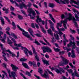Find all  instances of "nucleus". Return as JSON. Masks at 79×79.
<instances>
[{
	"instance_id": "4468645a",
	"label": "nucleus",
	"mask_w": 79,
	"mask_h": 79,
	"mask_svg": "<svg viewBox=\"0 0 79 79\" xmlns=\"http://www.w3.org/2000/svg\"><path fill=\"white\" fill-rule=\"evenodd\" d=\"M28 30L30 34V35H32V37H34V35L32 34L33 33H34V32H33V31H32V29H31V28H29Z\"/></svg>"
},
{
	"instance_id": "a878e982",
	"label": "nucleus",
	"mask_w": 79,
	"mask_h": 79,
	"mask_svg": "<svg viewBox=\"0 0 79 79\" xmlns=\"http://www.w3.org/2000/svg\"><path fill=\"white\" fill-rule=\"evenodd\" d=\"M11 35H12L14 39H18V37H17V36L15 34L13 33H11Z\"/></svg>"
},
{
	"instance_id": "680f3d73",
	"label": "nucleus",
	"mask_w": 79,
	"mask_h": 79,
	"mask_svg": "<svg viewBox=\"0 0 79 79\" xmlns=\"http://www.w3.org/2000/svg\"><path fill=\"white\" fill-rule=\"evenodd\" d=\"M42 32H44V34L46 33V31L44 30V28H43L42 29Z\"/></svg>"
},
{
	"instance_id": "6e6d98bb",
	"label": "nucleus",
	"mask_w": 79,
	"mask_h": 79,
	"mask_svg": "<svg viewBox=\"0 0 79 79\" xmlns=\"http://www.w3.org/2000/svg\"><path fill=\"white\" fill-rule=\"evenodd\" d=\"M68 71L69 72V73H73V70L71 69L68 70Z\"/></svg>"
},
{
	"instance_id": "79ce46f5",
	"label": "nucleus",
	"mask_w": 79,
	"mask_h": 79,
	"mask_svg": "<svg viewBox=\"0 0 79 79\" xmlns=\"http://www.w3.org/2000/svg\"><path fill=\"white\" fill-rule=\"evenodd\" d=\"M5 55H5V54L3 55L2 56L4 58V60L5 61H8V60H7V59H6V57L5 56Z\"/></svg>"
},
{
	"instance_id": "473e14b6",
	"label": "nucleus",
	"mask_w": 79,
	"mask_h": 79,
	"mask_svg": "<svg viewBox=\"0 0 79 79\" xmlns=\"http://www.w3.org/2000/svg\"><path fill=\"white\" fill-rule=\"evenodd\" d=\"M27 61V59H25L24 58H22L20 59V61Z\"/></svg>"
},
{
	"instance_id": "a18cd8bd",
	"label": "nucleus",
	"mask_w": 79,
	"mask_h": 79,
	"mask_svg": "<svg viewBox=\"0 0 79 79\" xmlns=\"http://www.w3.org/2000/svg\"><path fill=\"white\" fill-rule=\"evenodd\" d=\"M34 35H36L37 37H42V36L40 35V34L38 33L35 34Z\"/></svg>"
},
{
	"instance_id": "e2e57ef3",
	"label": "nucleus",
	"mask_w": 79,
	"mask_h": 79,
	"mask_svg": "<svg viewBox=\"0 0 79 79\" xmlns=\"http://www.w3.org/2000/svg\"><path fill=\"white\" fill-rule=\"evenodd\" d=\"M32 14L33 16L35 15V11L34 10H33L32 12Z\"/></svg>"
},
{
	"instance_id": "2eb2a0df",
	"label": "nucleus",
	"mask_w": 79,
	"mask_h": 79,
	"mask_svg": "<svg viewBox=\"0 0 79 79\" xmlns=\"http://www.w3.org/2000/svg\"><path fill=\"white\" fill-rule=\"evenodd\" d=\"M48 47H46L45 46H44L42 47V49L43 50V52L44 53H46V52L47 51V50L48 49Z\"/></svg>"
},
{
	"instance_id": "c9c22d12",
	"label": "nucleus",
	"mask_w": 79,
	"mask_h": 79,
	"mask_svg": "<svg viewBox=\"0 0 79 79\" xmlns=\"http://www.w3.org/2000/svg\"><path fill=\"white\" fill-rule=\"evenodd\" d=\"M35 56L37 61H39V57L37 56V54L35 55Z\"/></svg>"
},
{
	"instance_id": "72a5a7b5",
	"label": "nucleus",
	"mask_w": 79,
	"mask_h": 79,
	"mask_svg": "<svg viewBox=\"0 0 79 79\" xmlns=\"http://www.w3.org/2000/svg\"><path fill=\"white\" fill-rule=\"evenodd\" d=\"M49 6L51 7V8H53L54 7V5L53 3H49Z\"/></svg>"
},
{
	"instance_id": "393cba45",
	"label": "nucleus",
	"mask_w": 79,
	"mask_h": 79,
	"mask_svg": "<svg viewBox=\"0 0 79 79\" xmlns=\"http://www.w3.org/2000/svg\"><path fill=\"white\" fill-rule=\"evenodd\" d=\"M54 36L55 37V38L57 40H60V38H59V36L58 34H56H56H54Z\"/></svg>"
},
{
	"instance_id": "0eeeda50",
	"label": "nucleus",
	"mask_w": 79,
	"mask_h": 79,
	"mask_svg": "<svg viewBox=\"0 0 79 79\" xmlns=\"http://www.w3.org/2000/svg\"><path fill=\"white\" fill-rule=\"evenodd\" d=\"M49 23L50 25V26L51 27V28L52 29V30L54 31V32H58V31H56L55 30V28H54V27L53 26H54V24L52 22V21L50 20H48Z\"/></svg>"
},
{
	"instance_id": "6e6552de",
	"label": "nucleus",
	"mask_w": 79,
	"mask_h": 79,
	"mask_svg": "<svg viewBox=\"0 0 79 79\" xmlns=\"http://www.w3.org/2000/svg\"><path fill=\"white\" fill-rule=\"evenodd\" d=\"M23 35H24L25 37H26L27 38H29L30 40H33V39H32V37H31L30 35L28 34V32H25V33H23Z\"/></svg>"
},
{
	"instance_id": "ddd939ff",
	"label": "nucleus",
	"mask_w": 79,
	"mask_h": 79,
	"mask_svg": "<svg viewBox=\"0 0 79 79\" xmlns=\"http://www.w3.org/2000/svg\"><path fill=\"white\" fill-rule=\"evenodd\" d=\"M23 6L25 7V9H27V6L23 2H22V4H19V8L21 9H23Z\"/></svg>"
},
{
	"instance_id": "dca6fc26",
	"label": "nucleus",
	"mask_w": 79,
	"mask_h": 79,
	"mask_svg": "<svg viewBox=\"0 0 79 79\" xmlns=\"http://www.w3.org/2000/svg\"><path fill=\"white\" fill-rule=\"evenodd\" d=\"M47 31L48 34H50V35H51L52 37H53V33L52 32V29H50L49 30H48Z\"/></svg>"
},
{
	"instance_id": "603ef678",
	"label": "nucleus",
	"mask_w": 79,
	"mask_h": 79,
	"mask_svg": "<svg viewBox=\"0 0 79 79\" xmlns=\"http://www.w3.org/2000/svg\"><path fill=\"white\" fill-rule=\"evenodd\" d=\"M52 43H53V42H55L56 41L55 40V38H54V37H53V38H52Z\"/></svg>"
},
{
	"instance_id": "338daca9",
	"label": "nucleus",
	"mask_w": 79,
	"mask_h": 79,
	"mask_svg": "<svg viewBox=\"0 0 79 79\" xmlns=\"http://www.w3.org/2000/svg\"><path fill=\"white\" fill-rule=\"evenodd\" d=\"M45 56L46 58H49V56L48 55V54H46L45 55Z\"/></svg>"
},
{
	"instance_id": "423d86ee",
	"label": "nucleus",
	"mask_w": 79,
	"mask_h": 79,
	"mask_svg": "<svg viewBox=\"0 0 79 79\" xmlns=\"http://www.w3.org/2000/svg\"><path fill=\"white\" fill-rule=\"evenodd\" d=\"M63 63L62 61L60 62V66H64V65H66L68 64L69 63L68 62L69 61L67 59H63Z\"/></svg>"
},
{
	"instance_id": "1a4fd4ad",
	"label": "nucleus",
	"mask_w": 79,
	"mask_h": 79,
	"mask_svg": "<svg viewBox=\"0 0 79 79\" xmlns=\"http://www.w3.org/2000/svg\"><path fill=\"white\" fill-rule=\"evenodd\" d=\"M10 66L12 68V70L14 71H16L17 69H19V68L18 67L13 64H11Z\"/></svg>"
},
{
	"instance_id": "7ed1b4c3",
	"label": "nucleus",
	"mask_w": 79,
	"mask_h": 79,
	"mask_svg": "<svg viewBox=\"0 0 79 79\" xmlns=\"http://www.w3.org/2000/svg\"><path fill=\"white\" fill-rule=\"evenodd\" d=\"M51 69L52 70V71H53V70H55L57 74L60 73V74H61V72L63 73H64V71L63 70V69L62 68H60V70H59V69H54V68L53 67H52Z\"/></svg>"
},
{
	"instance_id": "de8ad7c7",
	"label": "nucleus",
	"mask_w": 79,
	"mask_h": 79,
	"mask_svg": "<svg viewBox=\"0 0 79 79\" xmlns=\"http://www.w3.org/2000/svg\"><path fill=\"white\" fill-rule=\"evenodd\" d=\"M74 24H75V26L77 27V28H79V27H78V26L77 25V23L76 22L73 21Z\"/></svg>"
},
{
	"instance_id": "864d4df0",
	"label": "nucleus",
	"mask_w": 79,
	"mask_h": 79,
	"mask_svg": "<svg viewBox=\"0 0 79 79\" xmlns=\"http://www.w3.org/2000/svg\"><path fill=\"white\" fill-rule=\"evenodd\" d=\"M27 52H28V53H29V55H32V52L31 51H27Z\"/></svg>"
},
{
	"instance_id": "e433bc0d",
	"label": "nucleus",
	"mask_w": 79,
	"mask_h": 79,
	"mask_svg": "<svg viewBox=\"0 0 79 79\" xmlns=\"http://www.w3.org/2000/svg\"><path fill=\"white\" fill-rule=\"evenodd\" d=\"M53 48L56 52H60V49H58V48H56V49L55 48Z\"/></svg>"
},
{
	"instance_id": "c03bdc74",
	"label": "nucleus",
	"mask_w": 79,
	"mask_h": 79,
	"mask_svg": "<svg viewBox=\"0 0 79 79\" xmlns=\"http://www.w3.org/2000/svg\"><path fill=\"white\" fill-rule=\"evenodd\" d=\"M35 44H36L37 45H40V43H39L38 41L36 40H35Z\"/></svg>"
},
{
	"instance_id": "49530a36",
	"label": "nucleus",
	"mask_w": 79,
	"mask_h": 79,
	"mask_svg": "<svg viewBox=\"0 0 79 79\" xmlns=\"http://www.w3.org/2000/svg\"><path fill=\"white\" fill-rule=\"evenodd\" d=\"M64 53V51H62L59 52V55H62Z\"/></svg>"
},
{
	"instance_id": "5fc2aeb1",
	"label": "nucleus",
	"mask_w": 79,
	"mask_h": 79,
	"mask_svg": "<svg viewBox=\"0 0 79 79\" xmlns=\"http://www.w3.org/2000/svg\"><path fill=\"white\" fill-rule=\"evenodd\" d=\"M10 37L11 38V40H13V41L14 42H14H16V41H15V39H14V38L11 37L10 36Z\"/></svg>"
},
{
	"instance_id": "9b49d317",
	"label": "nucleus",
	"mask_w": 79,
	"mask_h": 79,
	"mask_svg": "<svg viewBox=\"0 0 79 79\" xmlns=\"http://www.w3.org/2000/svg\"><path fill=\"white\" fill-rule=\"evenodd\" d=\"M21 47L22 49V50L23 49H25V50H24V53H25V54H26V55H27V56H29L28 55V53H27V51H29V50L27 49V48H26L24 47H23V46H20Z\"/></svg>"
},
{
	"instance_id": "0e129e2a",
	"label": "nucleus",
	"mask_w": 79,
	"mask_h": 79,
	"mask_svg": "<svg viewBox=\"0 0 79 79\" xmlns=\"http://www.w3.org/2000/svg\"><path fill=\"white\" fill-rule=\"evenodd\" d=\"M14 49H16V50H19V48H18V47H12Z\"/></svg>"
},
{
	"instance_id": "412c9836",
	"label": "nucleus",
	"mask_w": 79,
	"mask_h": 79,
	"mask_svg": "<svg viewBox=\"0 0 79 79\" xmlns=\"http://www.w3.org/2000/svg\"><path fill=\"white\" fill-rule=\"evenodd\" d=\"M0 19L1 21L2 24V26H3L5 24V20L2 17H0Z\"/></svg>"
},
{
	"instance_id": "4be33fe9",
	"label": "nucleus",
	"mask_w": 79,
	"mask_h": 79,
	"mask_svg": "<svg viewBox=\"0 0 79 79\" xmlns=\"http://www.w3.org/2000/svg\"><path fill=\"white\" fill-rule=\"evenodd\" d=\"M39 15H37V19L36 20V22L37 23H39V21H38L39 20V22H41L42 21V19H41V18H39Z\"/></svg>"
},
{
	"instance_id": "4d7b16f0",
	"label": "nucleus",
	"mask_w": 79,
	"mask_h": 79,
	"mask_svg": "<svg viewBox=\"0 0 79 79\" xmlns=\"http://www.w3.org/2000/svg\"><path fill=\"white\" fill-rule=\"evenodd\" d=\"M5 11H6L5 12V13H6V14H8V9H6V10H5Z\"/></svg>"
},
{
	"instance_id": "bf43d9fd",
	"label": "nucleus",
	"mask_w": 79,
	"mask_h": 79,
	"mask_svg": "<svg viewBox=\"0 0 79 79\" xmlns=\"http://www.w3.org/2000/svg\"><path fill=\"white\" fill-rule=\"evenodd\" d=\"M10 9L11 11H14L15 10V8L12 6H10Z\"/></svg>"
},
{
	"instance_id": "6ab92c4d",
	"label": "nucleus",
	"mask_w": 79,
	"mask_h": 79,
	"mask_svg": "<svg viewBox=\"0 0 79 79\" xmlns=\"http://www.w3.org/2000/svg\"><path fill=\"white\" fill-rule=\"evenodd\" d=\"M55 0V1H56V2H57L58 3H59V4H60V3H61L60 2H61L62 3V4H66V2L64 1H63V0H60V2H58V1H59V0Z\"/></svg>"
},
{
	"instance_id": "3c124183",
	"label": "nucleus",
	"mask_w": 79,
	"mask_h": 79,
	"mask_svg": "<svg viewBox=\"0 0 79 79\" xmlns=\"http://www.w3.org/2000/svg\"><path fill=\"white\" fill-rule=\"evenodd\" d=\"M70 36L71 37V40L74 41V37H73V36H72V35H70Z\"/></svg>"
},
{
	"instance_id": "4c0bfd02",
	"label": "nucleus",
	"mask_w": 79,
	"mask_h": 79,
	"mask_svg": "<svg viewBox=\"0 0 79 79\" xmlns=\"http://www.w3.org/2000/svg\"><path fill=\"white\" fill-rule=\"evenodd\" d=\"M18 18L19 19H23V17L21 15H18Z\"/></svg>"
},
{
	"instance_id": "58836bf2",
	"label": "nucleus",
	"mask_w": 79,
	"mask_h": 79,
	"mask_svg": "<svg viewBox=\"0 0 79 79\" xmlns=\"http://www.w3.org/2000/svg\"><path fill=\"white\" fill-rule=\"evenodd\" d=\"M71 0V2H70L71 4H73V2H74V3L75 4H76V5H77V2H76L75 1H74V0Z\"/></svg>"
},
{
	"instance_id": "13d9d810",
	"label": "nucleus",
	"mask_w": 79,
	"mask_h": 79,
	"mask_svg": "<svg viewBox=\"0 0 79 79\" xmlns=\"http://www.w3.org/2000/svg\"><path fill=\"white\" fill-rule=\"evenodd\" d=\"M35 26L36 27V28L37 29H39V26L38 25V24H37L36 23H35Z\"/></svg>"
},
{
	"instance_id": "f704fd0d",
	"label": "nucleus",
	"mask_w": 79,
	"mask_h": 79,
	"mask_svg": "<svg viewBox=\"0 0 79 79\" xmlns=\"http://www.w3.org/2000/svg\"><path fill=\"white\" fill-rule=\"evenodd\" d=\"M43 62L44 63V64H46L47 65V64L48 65H49V64L48 63V61L46 60H43Z\"/></svg>"
},
{
	"instance_id": "a211bd4d",
	"label": "nucleus",
	"mask_w": 79,
	"mask_h": 79,
	"mask_svg": "<svg viewBox=\"0 0 79 79\" xmlns=\"http://www.w3.org/2000/svg\"><path fill=\"white\" fill-rule=\"evenodd\" d=\"M22 65L25 68H27V69H29V66L27 65V64H26V63L22 62Z\"/></svg>"
},
{
	"instance_id": "f8f14e48",
	"label": "nucleus",
	"mask_w": 79,
	"mask_h": 79,
	"mask_svg": "<svg viewBox=\"0 0 79 79\" xmlns=\"http://www.w3.org/2000/svg\"><path fill=\"white\" fill-rule=\"evenodd\" d=\"M27 11L29 13L28 16H31L32 13V12L34 11V9H33L32 8H29L28 9Z\"/></svg>"
},
{
	"instance_id": "2f4dec72",
	"label": "nucleus",
	"mask_w": 79,
	"mask_h": 79,
	"mask_svg": "<svg viewBox=\"0 0 79 79\" xmlns=\"http://www.w3.org/2000/svg\"><path fill=\"white\" fill-rule=\"evenodd\" d=\"M12 25L13 26V29L15 30V28L16 27V25L15 24V23L14 22H12Z\"/></svg>"
},
{
	"instance_id": "774afa93",
	"label": "nucleus",
	"mask_w": 79,
	"mask_h": 79,
	"mask_svg": "<svg viewBox=\"0 0 79 79\" xmlns=\"http://www.w3.org/2000/svg\"><path fill=\"white\" fill-rule=\"evenodd\" d=\"M35 11L36 12V13L37 14V15H40V13H39V12L38 11L36 10H35Z\"/></svg>"
},
{
	"instance_id": "39448f33",
	"label": "nucleus",
	"mask_w": 79,
	"mask_h": 79,
	"mask_svg": "<svg viewBox=\"0 0 79 79\" xmlns=\"http://www.w3.org/2000/svg\"><path fill=\"white\" fill-rule=\"evenodd\" d=\"M69 14H70L71 15V20L72 19H73V21H74L75 22H76L77 21H79V17L77 15V14H76V13L75 14V18L77 19H76L75 18L73 17H72V15H71V14L70 13H69V17L67 18H69V19H71L70 18H69Z\"/></svg>"
},
{
	"instance_id": "7c9ffc66",
	"label": "nucleus",
	"mask_w": 79,
	"mask_h": 79,
	"mask_svg": "<svg viewBox=\"0 0 79 79\" xmlns=\"http://www.w3.org/2000/svg\"><path fill=\"white\" fill-rule=\"evenodd\" d=\"M47 52H48V53H52V50L50 48L48 47Z\"/></svg>"
},
{
	"instance_id": "f3484780",
	"label": "nucleus",
	"mask_w": 79,
	"mask_h": 79,
	"mask_svg": "<svg viewBox=\"0 0 79 79\" xmlns=\"http://www.w3.org/2000/svg\"><path fill=\"white\" fill-rule=\"evenodd\" d=\"M7 42L8 43V44H9L11 47H13V46L12 45L13 42H11V40H10V39L9 38H8L7 40Z\"/></svg>"
},
{
	"instance_id": "052dcab7",
	"label": "nucleus",
	"mask_w": 79,
	"mask_h": 79,
	"mask_svg": "<svg viewBox=\"0 0 79 79\" xmlns=\"http://www.w3.org/2000/svg\"><path fill=\"white\" fill-rule=\"evenodd\" d=\"M17 56H16V57L17 58H18V57L19 56V52H17Z\"/></svg>"
},
{
	"instance_id": "cd10ccee",
	"label": "nucleus",
	"mask_w": 79,
	"mask_h": 79,
	"mask_svg": "<svg viewBox=\"0 0 79 79\" xmlns=\"http://www.w3.org/2000/svg\"><path fill=\"white\" fill-rule=\"evenodd\" d=\"M14 45H15V46H16V47H21V44H16V42H14Z\"/></svg>"
},
{
	"instance_id": "aec40b11",
	"label": "nucleus",
	"mask_w": 79,
	"mask_h": 79,
	"mask_svg": "<svg viewBox=\"0 0 79 79\" xmlns=\"http://www.w3.org/2000/svg\"><path fill=\"white\" fill-rule=\"evenodd\" d=\"M49 15L50 16V19H51L52 21L54 23H55L56 21L55 20V19H54V18H53V17L52 16V14H49Z\"/></svg>"
},
{
	"instance_id": "c85d7f7f",
	"label": "nucleus",
	"mask_w": 79,
	"mask_h": 79,
	"mask_svg": "<svg viewBox=\"0 0 79 79\" xmlns=\"http://www.w3.org/2000/svg\"><path fill=\"white\" fill-rule=\"evenodd\" d=\"M0 31H2V28L1 27H0V38H2V36H1L2 35L3 33Z\"/></svg>"
},
{
	"instance_id": "8fccbe9b",
	"label": "nucleus",
	"mask_w": 79,
	"mask_h": 79,
	"mask_svg": "<svg viewBox=\"0 0 79 79\" xmlns=\"http://www.w3.org/2000/svg\"><path fill=\"white\" fill-rule=\"evenodd\" d=\"M31 26L33 28H35V26H34V24L33 23H32L31 24Z\"/></svg>"
},
{
	"instance_id": "f03ea898",
	"label": "nucleus",
	"mask_w": 79,
	"mask_h": 79,
	"mask_svg": "<svg viewBox=\"0 0 79 79\" xmlns=\"http://www.w3.org/2000/svg\"><path fill=\"white\" fill-rule=\"evenodd\" d=\"M39 71H38V73H40V74H41V76H42V77H44L45 79H49V77H48V73H47L45 70V73L43 75L42 73H43V69L41 68H40L38 69Z\"/></svg>"
},
{
	"instance_id": "c756f323",
	"label": "nucleus",
	"mask_w": 79,
	"mask_h": 79,
	"mask_svg": "<svg viewBox=\"0 0 79 79\" xmlns=\"http://www.w3.org/2000/svg\"><path fill=\"white\" fill-rule=\"evenodd\" d=\"M25 74H26V75H27V76H29V77H31L32 76L30 72L27 71H26Z\"/></svg>"
},
{
	"instance_id": "20e7f679",
	"label": "nucleus",
	"mask_w": 79,
	"mask_h": 79,
	"mask_svg": "<svg viewBox=\"0 0 79 79\" xmlns=\"http://www.w3.org/2000/svg\"><path fill=\"white\" fill-rule=\"evenodd\" d=\"M0 46L1 47V49L3 51L2 52V53L3 54H4L5 55H6V53H5V52H8L10 54H11V52H10V49H8L7 50H6V49L3 47V44H1Z\"/></svg>"
},
{
	"instance_id": "9d476101",
	"label": "nucleus",
	"mask_w": 79,
	"mask_h": 79,
	"mask_svg": "<svg viewBox=\"0 0 79 79\" xmlns=\"http://www.w3.org/2000/svg\"><path fill=\"white\" fill-rule=\"evenodd\" d=\"M69 41H70V44H71V45H72L73 47V49H75L76 48V43L74 41H71V40H69Z\"/></svg>"
},
{
	"instance_id": "5701e85b",
	"label": "nucleus",
	"mask_w": 79,
	"mask_h": 79,
	"mask_svg": "<svg viewBox=\"0 0 79 79\" xmlns=\"http://www.w3.org/2000/svg\"><path fill=\"white\" fill-rule=\"evenodd\" d=\"M71 56L72 58H75L76 57V55H75V53L74 52V50L73 49L72 51Z\"/></svg>"
},
{
	"instance_id": "b1692460",
	"label": "nucleus",
	"mask_w": 79,
	"mask_h": 79,
	"mask_svg": "<svg viewBox=\"0 0 79 79\" xmlns=\"http://www.w3.org/2000/svg\"><path fill=\"white\" fill-rule=\"evenodd\" d=\"M17 27H18L19 29V30H20V31H22V32H22L23 34V33H24L25 32H26L24 30H23V29H22V28H21V27H19V25H17Z\"/></svg>"
},
{
	"instance_id": "37998d69",
	"label": "nucleus",
	"mask_w": 79,
	"mask_h": 79,
	"mask_svg": "<svg viewBox=\"0 0 79 79\" xmlns=\"http://www.w3.org/2000/svg\"><path fill=\"white\" fill-rule=\"evenodd\" d=\"M4 18L9 23H10V19H8V17L6 16H4Z\"/></svg>"
},
{
	"instance_id": "09e8293b",
	"label": "nucleus",
	"mask_w": 79,
	"mask_h": 79,
	"mask_svg": "<svg viewBox=\"0 0 79 79\" xmlns=\"http://www.w3.org/2000/svg\"><path fill=\"white\" fill-rule=\"evenodd\" d=\"M21 12L22 13H23V15H24L26 16H27V15H26V12L24 11V10H22Z\"/></svg>"
},
{
	"instance_id": "f257e3e1",
	"label": "nucleus",
	"mask_w": 79,
	"mask_h": 79,
	"mask_svg": "<svg viewBox=\"0 0 79 79\" xmlns=\"http://www.w3.org/2000/svg\"><path fill=\"white\" fill-rule=\"evenodd\" d=\"M69 18H70V19H69V18H66V19H64V20H63V19L64 18L66 17V16H64V14H62L61 15V17L62 19V20L61 21L60 23H57V25L56 26V28L57 29L59 32V33H58L59 34H61L62 35L63 34V33L61 32V30H60V29L59 28V27H61V24H62V23H63L64 27L65 29H67V27H66V25L68 22V20H67V19H69V21H71V15L70 14H69Z\"/></svg>"
},
{
	"instance_id": "69168bd1",
	"label": "nucleus",
	"mask_w": 79,
	"mask_h": 79,
	"mask_svg": "<svg viewBox=\"0 0 79 79\" xmlns=\"http://www.w3.org/2000/svg\"><path fill=\"white\" fill-rule=\"evenodd\" d=\"M60 31H65V29L64 28H61L60 29Z\"/></svg>"
},
{
	"instance_id": "bb28decb",
	"label": "nucleus",
	"mask_w": 79,
	"mask_h": 79,
	"mask_svg": "<svg viewBox=\"0 0 79 79\" xmlns=\"http://www.w3.org/2000/svg\"><path fill=\"white\" fill-rule=\"evenodd\" d=\"M31 47L32 48L33 50V54H34L35 55H37V52H36V51H35V50L34 48L33 47V46H31Z\"/></svg>"
},
{
	"instance_id": "ea45409f",
	"label": "nucleus",
	"mask_w": 79,
	"mask_h": 79,
	"mask_svg": "<svg viewBox=\"0 0 79 79\" xmlns=\"http://www.w3.org/2000/svg\"><path fill=\"white\" fill-rule=\"evenodd\" d=\"M44 40V41L45 42H46V43H47V44H48V45H49V46H50V47H51V45H50V44L48 42H47V40H46V39H45V38H43Z\"/></svg>"
},
{
	"instance_id": "a19ab883",
	"label": "nucleus",
	"mask_w": 79,
	"mask_h": 79,
	"mask_svg": "<svg viewBox=\"0 0 79 79\" xmlns=\"http://www.w3.org/2000/svg\"><path fill=\"white\" fill-rule=\"evenodd\" d=\"M27 6L29 8H30V7H31V6H32V4H31V2H29L28 4L27 5Z\"/></svg>"
}]
</instances>
